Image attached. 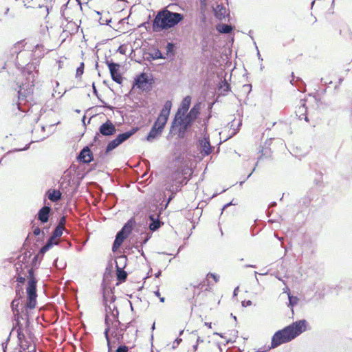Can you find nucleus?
Wrapping results in <instances>:
<instances>
[{
  "label": "nucleus",
  "mask_w": 352,
  "mask_h": 352,
  "mask_svg": "<svg viewBox=\"0 0 352 352\" xmlns=\"http://www.w3.org/2000/svg\"><path fill=\"white\" fill-rule=\"evenodd\" d=\"M116 276L120 283L125 282L127 278V273L122 268L117 267Z\"/></svg>",
  "instance_id": "obj_25"
},
{
  "label": "nucleus",
  "mask_w": 352,
  "mask_h": 352,
  "mask_svg": "<svg viewBox=\"0 0 352 352\" xmlns=\"http://www.w3.org/2000/svg\"><path fill=\"white\" fill-rule=\"evenodd\" d=\"M214 16L219 20L225 19L227 15V10L223 5H217L214 9Z\"/></svg>",
  "instance_id": "obj_21"
},
{
  "label": "nucleus",
  "mask_w": 352,
  "mask_h": 352,
  "mask_svg": "<svg viewBox=\"0 0 352 352\" xmlns=\"http://www.w3.org/2000/svg\"><path fill=\"white\" fill-rule=\"evenodd\" d=\"M85 65L84 63H80V66L76 69V77H80L84 72Z\"/></svg>",
  "instance_id": "obj_30"
},
{
  "label": "nucleus",
  "mask_w": 352,
  "mask_h": 352,
  "mask_svg": "<svg viewBox=\"0 0 352 352\" xmlns=\"http://www.w3.org/2000/svg\"><path fill=\"white\" fill-rule=\"evenodd\" d=\"M171 107V101L167 100L146 137L148 141H152L161 135L168 119Z\"/></svg>",
  "instance_id": "obj_4"
},
{
  "label": "nucleus",
  "mask_w": 352,
  "mask_h": 352,
  "mask_svg": "<svg viewBox=\"0 0 352 352\" xmlns=\"http://www.w3.org/2000/svg\"><path fill=\"white\" fill-rule=\"evenodd\" d=\"M17 337L19 340H21L22 339H23L25 338V335L22 332L21 327H19L17 329Z\"/></svg>",
  "instance_id": "obj_36"
},
{
  "label": "nucleus",
  "mask_w": 352,
  "mask_h": 352,
  "mask_svg": "<svg viewBox=\"0 0 352 352\" xmlns=\"http://www.w3.org/2000/svg\"><path fill=\"white\" fill-rule=\"evenodd\" d=\"M36 283L37 280L34 277V270H28V285L26 287L27 302L26 307L30 309H34L36 305Z\"/></svg>",
  "instance_id": "obj_6"
},
{
  "label": "nucleus",
  "mask_w": 352,
  "mask_h": 352,
  "mask_svg": "<svg viewBox=\"0 0 352 352\" xmlns=\"http://www.w3.org/2000/svg\"><path fill=\"white\" fill-rule=\"evenodd\" d=\"M191 104V97L189 96H186L179 107V108L177 110V112L175 114V120H178L179 119V115L184 116L185 113L188 111L189 109V107Z\"/></svg>",
  "instance_id": "obj_17"
},
{
  "label": "nucleus",
  "mask_w": 352,
  "mask_h": 352,
  "mask_svg": "<svg viewBox=\"0 0 352 352\" xmlns=\"http://www.w3.org/2000/svg\"><path fill=\"white\" fill-rule=\"evenodd\" d=\"M307 100L300 99L296 106L295 113L299 120L304 119L306 122H309L307 116V107L306 106Z\"/></svg>",
  "instance_id": "obj_14"
},
{
  "label": "nucleus",
  "mask_w": 352,
  "mask_h": 352,
  "mask_svg": "<svg viewBox=\"0 0 352 352\" xmlns=\"http://www.w3.org/2000/svg\"><path fill=\"white\" fill-rule=\"evenodd\" d=\"M65 223H66V218H65V217L63 216L60 219L58 225L57 226H60L61 228L65 229Z\"/></svg>",
  "instance_id": "obj_35"
},
{
  "label": "nucleus",
  "mask_w": 352,
  "mask_h": 352,
  "mask_svg": "<svg viewBox=\"0 0 352 352\" xmlns=\"http://www.w3.org/2000/svg\"><path fill=\"white\" fill-rule=\"evenodd\" d=\"M40 233H41V229L39 228V227H38V226L33 227V234L34 236H38L40 234Z\"/></svg>",
  "instance_id": "obj_39"
},
{
  "label": "nucleus",
  "mask_w": 352,
  "mask_h": 352,
  "mask_svg": "<svg viewBox=\"0 0 352 352\" xmlns=\"http://www.w3.org/2000/svg\"><path fill=\"white\" fill-rule=\"evenodd\" d=\"M146 237L145 239H144L143 241V243H146L151 237V234H149V233H146Z\"/></svg>",
  "instance_id": "obj_41"
},
{
  "label": "nucleus",
  "mask_w": 352,
  "mask_h": 352,
  "mask_svg": "<svg viewBox=\"0 0 352 352\" xmlns=\"http://www.w3.org/2000/svg\"><path fill=\"white\" fill-rule=\"evenodd\" d=\"M58 243V239L52 234L47 240L46 244L41 248L40 253L43 254H45L54 245H57Z\"/></svg>",
  "instance_id": "obj_20"
},
{
  "label": "nucleus",
  "mask_w": 352,
  "mask_h": 352,
  "mask_svg": "<svg viewBox=\"0 0 352 352\" xmlns=\"http://www.w3.org/2000/svg\"><path fill=\"white\" fill-rule=\"evenodd\" d=\"M217 30L220 33L228 34L232 30V28L230 25L219 24L217 26Z\"/></svg>",
  "instance_id": "obj_26"
},
{
  "label": "nucleus",
  "mask_w": 352,
  "mask_h": 352,
  "mask_svg": "<svg viewBox=\"0 0 352 352\" xmlns=\"http://www.w3.org/2000/svg\"><path fill=\"white\" fill-rule=\"evenodd\" d=\"M199 149L203 155H208L212 153V148L210 143L209 135L206 132L203 138L199 140Z\"/></svg>",
  "instance_id": "obj_13"
},
{
  "label": "nucleus",
  "mask_w": 352,
  "mask_h": 352,
  "mask_svg": "<svg viewBox=\"0 0 352 352\" xmlns=\"http://www.w3.org/2000/svg\"><path fill=\"white\" fill-rule=\"evenodd\" d=\"M199 341V338H197V342H196V344H195V345L193 346L194 351H196V350H197V344H198Z\"/></svg>",
  "instance_id": "obj_43"
},
{
  "label": "nucleus",
  "mask_w": 352,
  "mask_h": 352,
  "mask_svg": "<svg viewBox=\"0 0 352 352\" xmlns=\"http://www.w3.org/2000/svg\"><path fill=\"white\" fill-rule=\"evenodd\" d=\"M310 99L314 100L316 102L317 108H320L322 107V102L320 98H318L316 96H312Z\"/></svg>",
  "instance_id": "obj_31"
},
{
  "label": "nucleus",
  "mask_w": 352,
  "mask_h": 352,
  "mask_svg": "<svg viewBox=\"0 0 352 352\" xmlns=\"http://www.w3.org/2000/svg\"><path fill=\"white\" fill-rule=\"evenodd\" d=\"M61 192L58 190L50 189L47 191L48 199L53 201L56 202L61 199Z\"/></svg>",
  "instance_id": "obj_23"
},
{
  "label": "nucleus",
  "mask_w": 352,
  "mask_h": 352,
  "mask_svg": "<svg viewBox=\"0 0 352 352\" xmlns=\"http://www.w3.org/2000/svg\"><path fill=\"white\" fill-rule=\"evenodd\" d=\"M307 322L300 320L277 331L272 338L271 348L287 343L307 330Z\"/></svg>",
  "instance_id": "obj_1"
},
{
  "label": "nucleus",
  "mask_w": 352,
  "mask_h": 352,
  "mask_svg": "<svg viewBox=\"0 0 352 352\" xmlns=\"http://www.w3.org/2000/svg\"><path fill=\"white\" fill-rule=\"evenodd\" d=\"M79 160L84 163H89L93 160V154L87 146L80 151Z\"/></svg>",
  "instance_id": "obj_18"
},
{
  "label": "nucleus",
  "mask_w": 352,
  "mask_h": 352,
  "mask_svg": "<svg viewBox=\"0 0 352 352\" xmlns=\"http://www.w3.org/2000/svg\"><path fill=\"white\" fill-rule=\"evenodd\" d=\"M51 208L49 206H43L38 212V219L42 223H46L49 220Z\"/></svg>",
  "instance_id": "obj_19"
},
{
  "label": "nucleus",
  "mask_w": 352,
  "mask_h": 352,
  "mask_svg": "<svg viewBox=\"0 0 352 352\" xmlns=\"http://www.w3.org/2000/svg\"><path fill=\"white\" fill-rule=\"evenodd\" d=\"M107 64L108 65L112 80L118 84H121L123 81V78L119 72L120 65L118 63L109 62L108 60L107 61Z\"/></svg>",
  "instance_id": "obj_12"
},
{
  "label": "nucleus",
  "mask_w": 352,
  "mask_h": 352,
  "mask_svg": "<svg viewBox=\"0 0 352 352\" xmlns=\"http://www.w3.org/2000/svg\"><path fill=\"white\" fill-rule=\"evenodd\" d=\"M183 19L184 16L182 14L164 9L158 12L155 16L153 22V29L156 32L169 29L178 24Z\"/></svg>",
  "instance_id": "obj_2"
},
{
  "label": "nucleus",
  "mask_w": 352,
  "mask_h": 352,
  "mask_svg": "<svg viewBox=\"0 0 352 352\" xmlns=\"http://www.w3.org/2000/svg\"><path fill=\"white\" fill-rule=\"evenodd\" d=\"M134 85L142 90L148 89L150 83L148 74L142 73L138 75L135 79Z\"/></svg>",
  "instance_id": "obj_16"
},
{
  "label": "nucleus",
  "mask_w": 352,
  "mask_h": 352,
  "mask_svg": "<svg viewBox=\"0 0 352 352\" xmlns=\"http://www.w3.org/2000/svg\"><path fill=\"white\" fill-rule=\"evenodd\" d=\"M155 295L160 298V302H164L165 301V298L161 296L160 292L159 289L154 292Z\"/></svg>",
  "instance_id": "obj_38"
},
{
  "label": "nucleus",
  "mask_w": 352,
  "mask_h": 352,
  "mask_svg": "<svg viewBox=\"0 0 352 352\" xmlns=\"http://www.w3.org/2000/svg\"><path fill=\"white\" fill-rule=\"evenodd\" d=\"M100 133L104 136L113 135L116 133V128L113 123L107 120L99 127Z\"/></svg>",
  "instance_id": "obj_15"
},
{
  "label": "nucleus",
  "mask_w": 352,
  "mask_h": 352,
  "mask_svg": "<svg viewBox=\"0 0 352 352\" xmlns=\"http://www.w3.org/2000/svg\"><path fill=\"white\" fill-rule=\"evenodd\" d=\"M23 3L27 8H38L44 6L40 0H23Z\"/></svg>",
  "instance_id": "obj_22"
},
{
  "label": "nucleus",
  "mask_w": 352,
  "mask_h": 352,
  "mask_svg": "<svg viewBox=\"0 0 352 352\" xmlns=\"http://www.w3.org/2000/svg\"><path fill=\"white\" fill-rule=\"evenodd\" d=\"M206 0H201V3H204Z\"/></svg>",
  "instance_id": "obj_47"
},
{
  "label": "nucleus",
  "mask_w": 352,
  "mask_h": 352,
  "mask_svg": "<svg viewBox=\"0 0 352 352\" xmlns=\"http://www.w3.org/2000/svg\"><path fill=\"white\" fill-rule=\"evenodd\" d=\"M192 174V170L187 164L179 166L170 175L171 184L169 186V190L172 192L180 190L181 188L190 180Z\"/></svg>",
  "instance_id": "obj_3"
},
{
  "label": "nucleus",
  "mask_w": 352,
  "mask_h": 352,
  "mask_svg": "<svg viewBox=\"0 0 352 352\" xmlns=\"http://www.w3.org/2000/svg\"><path fill=\"white\" fill-rule=\"evenodd\" d=\"M19 304V300H16V299L13 300L11 302V307H12V310L16 309L18 311L16 308H17Z\"/></svg>",
  "instance_id": "obj_34"
},
{
  "label": "nucleus",
  "mask_w": 352,
  "mask_h": 352,
  "mask_svg": "<svg viewBox=\"0 0 352 352\" xmlns=\"http://www.w3.org/2000/svg\"><path fill=\"white\" fill-rule=\"evenodd\" d=\"M63 230H64V228H61L60 226H56L55 230L53 231L52 234L58 239L60 236H61V235L63 234Z\"/></svg>",
  "instance_id": "obj_29"
},
{
  "label": "nucleus",
  "mask_w": 352,
  "mask_h": 352,
  "mask_svg": "<svg viewBox=\"0 0 352 352\" xmlns=\"http://www.w3.org/2000/svg\"><path fill=\"white\" fill-rule=\"evenodd\" d=\"M206 327H208V328L211 329L212 328V323L211 322H205L204 324Z\"/></svg>",
  "instance_id": "obj_44"
},
{
  "label": "nucleus",
  "mask_w": 352,
  "mask_h": 352,
  "mask_svg": "<svg viewBox=\"0 0 352 352\" xmlns=\"http://www.w3.org/2000/svg\"><path fill=\"white\" fill-rule=\"evenodd\" d=\"M63 57H60L58 60L56 61V64L58 65V69H60L63 67Z\"/></svg>",
  "instance_id": "obj_37"
},
{
  "label": "nucleus",
  "mask_w": 352,
  "mask_h": 352,
  "mask_svg": "<svg viewBox=\"0 0 352 352\" xmlns=\"http://www.w3.org/2000/svg\"><path fill=\"white\" fill-rule=\"evenodd\" d=\"M26 80L28 82L23 83L22 85L20 86V89L18 91L19 98L22 100H32L34 88L33 76L30 73L28 74Z\"/></svg>",
  "instance_id": "obj_10"
},
{
  "label": "nucleus",
  "mask_w": 352,
  "mask_h": 352,
  "mask_svg": "<svg viewBox=\"0 0 352 352\" xmlns=\"http://www.w3.org/2000/svg\"><path fill=\"white\" fill-rule=\"evenodd\" d=\"M25 280V277H23V276H19L17 278H16V281L20 283H24Z\"/></svg>",
  "instance_id": "obj_40"
},
{
  "label": "nucleus",
  "mask_w": 352,
  "mask_h": 352,
  "mask_svg": "<svg viewBox=\"0 0 352 352\" xmlns=\"http://www.w3.org/2000/svg\"><path fill=\"white\" fill-rule=\"evenodd\" d=\"M137 131V129H133L129 131L119 134L115 139L110 141L107 147H106V153H109L116 147H118L122 142L128 140L132 135H133Z\"/></svg>",
  "instance_id": "obj_11"
},
{
  "label": "nucleus",
  "mask_w": 352,
  "mask_h": 352,
  "mask_svg": "<svg viewBox=\"0 0 352 352\" xmlns=\"http://www.w3.org/2000/svg\"><path fill=\"white\" fill-rule=\"evenodd\" d=\"M149 219L151 221L149 225V229L153 232L159 229L163 224L158 219H155L152 215L149 217Z\"/></svg>",
  "instance_id": "obj_24"
},
{
  "label": "nucleus",
  "mask_w": 352,
  "mask_h": 352,
  "mask_svg": "<svg viewBox=\"0 0 352 352\" xmlns=\"http://www.w3.org/2000/svg\"><path fill=\"white\" fill-rule=\"evenodd\" d=\"M166 47H167L168 51H171L173 48V45L172 43H168L167 44Z\"/></svg>",
  "instance_id": "obj_42"
},
{
  "label": "nucleus",
  "mask_w": 352,
  "mask_h": 352,
  "mask_svg": "<svg viewBox=\"0 0 352 352\" xmlns=\"http://www.w3.org/2000/svg\"><path fill=\"white\" fill-rule=\"evenodd\" d=\"M250 85H244V87H250Z\"/></svg>",
  "instance_id": "obj_46"
},
{
  "label": "nucleus",
  "mask_w": 352,
  "mask_h": 352,
  "mask_svg": "<svg viewBox=\"0 0 352 352\" xmlns=\"http://www.w3.org/2000/svg\"><path fill=\"white\" fill-rule=\"evenodd\" d=\"M219 280L220 276L219 275L209 272L206 274V276L203 281L197 285H190V289H192L194 292L196 289L210 292Z\"/></svg>",
  "instance_id": "obj_9"
},
{
  "label": "nucleus",
  "mask_w": 352,
  "mask_h": 352,
  "mask_svg": "<svg viewBox=\"0 0 352 352\" xmlns=\"http://www.w3.org/2000/svg\"><path fill=\"white\" fill-rule=\"evenodd\" d=\"M251 304V302L249 301L248 302H247V305H250Z\"/></svg>",
  "instance_id": "obj_48"
},
{
  "label": "nucleus",
  "mask_w": 352,
  "mask_h": 352,
  "mask_svg": "<svg viewBox=\"0 0 352 352\" xmlns=\"http://www.w3.org/2000/svg\"><path fill=\"white\" fill-rule=\"evenodd\" d=\"M200 110L201 103H196L187 115L185 116L179 115V119L178 120H175V118L174 119L172 127L179 126L178 134L179 137L184 136L186 131L191 126L192 122L200 114Z\"/></svg>",
  "instance_id": "obj_5"
},
{
  "label": "nucleus",
  "mask_w": 352,
  "mask_h": 352,
  "mask_svg": "<svg viewBox=\"0 0 352 352\" xmlns=\"http://www.w3.org/2000/svg\"><path fill=\"white\" fill-rule=\"evenodd\" d=\"M225 86L226 87L227 89H228L230 87V85L228 82H225Z\"/></svg>",
  "instance_id": "obj_45"
},
{
  "label": "nucleus",
  "mask_w": 352,
  "mask_h": 352,
  "mask_svg": "<svg viewBox=\"0 0 352 352\" xmlns=\"http://www.w3.org/2000/svg\"><path fill=\"white\" fill-rule=\"evenodd\" d=\"M129 347L125 346V345H123V346H120L117 350L116 351V352H128L129 351Z\"/></svg>",
  "instance_id": "obj_33"
},
{
  "label": "nucleus",
  "mask_w": 352,
  "mask_h": 352,
  "mask_svg": "<svg viewBox=\"0 0 352 352\" xmlns=\"http://www.w3.org/2000/svg\"><path fill=\"white\" fill-rule=\"evenodd\" d=\"M289 303L294 306V305H296L298 300V298L297 297H294V296H291L289 294Z\"/></svg>",
  "instance_id": "obj_32"
},
{
  "label": "nucleus",
  "mask_w": 352,
  "mask_h": 352,
  "mask_svg": "<svg viewBox=\"0 0 352 352\" xmlns=\"http://www.w3.org/2000/svg\"><path fill=\"white\" fill-rule=\"evenodd\" d=\"M135 226V221L133 218H131L122 227L121 230H120L116 236V239L113 242L112 250L113 251H116L118 250L124 241L129 236V235L131 233Z\"/></svg>",
  "instance_id": "obj_7"
},
{
  "label": "nucleus",
  "mask_w": 352,
  "mask_h": 352,
  "mask_svg": "<svg viewBox=\"0 0 352 352\" xmlns=\"http://www.w3.org/2000/svg\"><path fill=\"white\" fill-rule=\"evenodd\" d=\"M105 324L107 327L104 330V336L107 342L108 347L110 348L111 342L109 339V333H111V336L116 338L118 340L122 338V333L121 332L122 329L119 330L120 322L117 319L111 321L109 318L108 316H106Z\"/></svg>",
  "instance_id": "obj_8"
},
{
  "label": "nucleus",
  "mask_w": 352,
  "mask_h": 352,
  "mask_svg": "<svg viewBox=\"0 0 352 352\" xmlns=\"http://www.w3.org/2000/svg\"><path fill=\"white\" fill-rule=\"evenodd\" d=\"M148 55L153 60L164 58V56L158 49L153 50L151 52L148 53Z\"/></svg>",
  "instance_id": "obj_27"
},
{
  "label": "nucleus",
  "mask_w": 352,
  "mask_h": 352,
  "mask_svg": "<svg viewBox=\"0 0 352 352\" xmlns=\"http://www.w3.org/2000/svg\"><path fill=\"white\" fill-rule=\"evenodd\" d=\"M261 152V155L258 157V160H263L267 157H271L272 156V151L270 148H262Z\"/></svg>",
  "instance_id": "obj_28"
}]
</instances>
